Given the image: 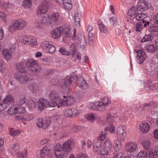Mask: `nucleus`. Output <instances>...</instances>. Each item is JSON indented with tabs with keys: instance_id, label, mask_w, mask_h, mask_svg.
I'll list each match as a JSON object with an SVG mask.
<instances>
[{
	"instance_id": "obj_55",
	"label": "nucleus",
	"mask_w": 158,
	"mask_h": 158,
	"mask_svg": "<svg viewBox=\"0 0 158 158\" xmlns=\"http://www.w3.org/2000/svg\"><path fill=\"white\" fill-rule=\"evenodd\" d=\"M86 118L88 121L91 122H93L95 119L94 114L92 113H90L88 114Z\"/></svg>"
},
{
	"instance_id": "obj_34",
	"label": "nucleus",
	"mask_w": 158,
	"mask_h": 158,
	"mask_svg": "<svg viewBox=\"0 0 158 158\" xmlns=\"http://www.w3.org/2000/svg\"><path fill=\"white\" fill-rule=\"evenodd\" d=\"M150 141L147 139H143L142 142V144L143 148L146 150H148L150 148L151 144Z\"/></svg>"
},
{
	"instance_id": "obj_7",
	"label": "nucleus",
	"mask_w": 158,
	"mask_h": 158,
	"mask_svg": "<svg viewBox=\"0 0 158 158\" xmlns=\"http://www.w3.org/2000/svg\"><path fill=\"white\" fill-rule=\"evenodd\" d=\"M79 87L81 90H85L88 88L89 84L82 77H77V82Z\"/></svg>"
},
{
	"instance_id": "obj_10",
	"label": "nucleus",
	"mask_w": 158,
	"mask_h": 158,
	"mask_svg": "<svg viewBox=\"0 0 158 158\" xmlns=\"http://www.w3.org/2000/svg\"><path fill=\"white\" fill-rule=\"evenodd\" d=\"M63 31V27H59L53 30L51 32V35L54 39H57L60 37Z\"/></svg>"
},
{
	"instance_id": "obj_15",
	"label": "nucleus",
	"mask_w": 158,
	"mask_h": 158,
	"mask_svg": "<svg viewBox=\"0 0 158 158\" xmlns=\"http://www.w3.org/2000/svg\"><path fill=\"white\" fill-rule=\"evenodd\" d=\"M55 153L57 158H63L64 151L59 144H57L55 148Z\"/></svg>"
},
{
	"instance_id": "obj_12",
	"label": "nucleus",
	"mask_w": 158,
	"mask_h": 158,
	"mask_svg": "<svg viewBox=\"0 0 158 158\" xmlns=\"http://www.w3.org/2000/svg\"><path fill=\"white\" fill-rule=\"evenodd\" d=\"M100 107L99 110H103L105 109L106 107L110 104V100L107 97H105L101 102H99Z\"/></svg>"
},
{
	"instance_id": "obj_35",
	"label": "nucleus",
	"mask_w": 158,
	"mask_h": 158,
	"mask_svg": "<svg viewBox=\"0 0 158 158\" xmlns=\"http://www.w3.org/2000/svg\"><path fill=\"white\" fill-rule=\"evenodd\" d=\"M37 63V61L31 58L28 59L25 63V65L27 67L30 69L31 67L33 66Z\"/></svg>"
},
{
	"instance_id": "obj_33",
	"label": "nucleus",
	"mask_w": 158,
	"mask_h": 158,
	"mask_svg": "<svg viewBox=\"0 0 158 158\" xmlns=\"http://www.w3.org/2000/svg\"><path fill=\"white\" fill-rule=\"evenodd\" d=\"M26 106L28 107L30 110H33L36 106V103L32 99L28 100L26 103Z\"/></svg>"
},
{
	"instance_id": "obj_61",
	"label": "nucleus",
	"mask_w": 158,
	"mask_h": 158,
	"mask_svg": "<svg viewBox=\"0 0 158 158\" xmlns=\"http://www.w3.org/2000/svg\"><path fill=\"white\" fill-rule=\"evenodd\" d=\"M10 134L13 136H15L18 135L20 133V131L18 130H15L12 129L10 131Z\"/></svg>"
},
{
	"instance_id": "obj_29",
	"label": "nucleus",
	"mask_w": 158,
	"mask_h": 158,
	"mask_svg": "<svg viewBox=\"0 0 158 158\" xmlns=\"http://www.w3.org/2000/svg\"><path fill=\"white\" fill-rule=\"evenodd\" d=\"M114 147V150L116 151H118L121 150L122 148L121 141L120 139H118V138L115 141Z\"/></svg>"
},
{
	"instance_id": "obj_56",
	"label": "nucleus",
	"mask_w": 158,
	"mask_h": 158,
	"mask_svg": "<svg viewBox=\"0 0 158 158\" xmlns=\"http://www.w3.org/2000/svg\"><path fill=\"white\" fill-rule=\"evenodd\" d=\"M36 155L37 157L39 158L44 157V152L42 150H38L36 152Z\"/></svg>"
},
{
	"instance_id": "obj_48",
	"label": "nucleus",
	"mask_w": 158,
	"mask_h": 158,
	"mask_svg": "<svg viewBox=\"0 0 158 158\" xmlns=\"http://www.w3.org/2000/svg\"><path fill=\"white\" fill-rule=\"evenodd\" d=\"M16 66V69L18 71L17 72H25V67L23 64H18Z\"/></svg>"
},
{
	"instance_id": "obj_22",
	"label": "nucleus",
	"mask_w": 158,
	"mask_h": 158,
	"mask_svg": "<svg viewBox=\"0 0 158 158\" xmlns=\"http://www.w3.org/2000/svg\"><path fill=\"white\" fill-rule=\"evenodd\" d=\"M25 45L30 44L33 46H35L37 44L36 39H30L29 38L25 37L24 38V41L23 42Z\"/></svg>"
},
{
	"instance_id": "obj_57",
	"label": "nucleus",
	"mask_w": 158,
	"mask_h": 158,
	"mask_svg": "<svg viewBox=\"0 0 158 158\" xmlns=\"http://www.w3.org/2000/svg\"><path fill=\"white\" fill-rule=\"evenodd\" d=\"M43 24L40 20H37L35 21V26L38 28H40L43 27Z\"/></svg>"
},
{
	"instance_id": "obj_18",
	"label": "nucleus",
	"mask_w": 158,
	"mask_h": 158,
	"mask_svg": "<svg viewBox=\"0 0 158 158\" xmlns=\"http://www.w3.org/2000/svg\"><path fill=\"white\" fill-rule=\"evenodd\" d=\"M137 144L135 143L129 142L125 145V149L127 152H133L137 149Z\"/></svg>"
},
{
	"instance_id": "obj_45",
	"label": "nucleus",
	"mask_w": 158,
	"mask_h": 158,
	"mask_svg": "<svg viewBox=\"0 0 158 158\" xmlns=\"http://www.w3.org/2000/svg\"><path fill=\"white\" fill-rule=\"evenodd\" d=\"M99 29L101 32L104 34L106 33L107 31L106 28V26H105L102 22H101L99 24Z\"/></svg>"
},
{
	"instance_id": "obj_28",
	"label": "nucleus",
	"mask_w": 158,
	"mask_h": 158,
	"mask_svg": "<svg viewBox=\"0 0 158 158\" xmlns=\"http://www.w3.org/2000/svg\"><path fill=\"white\" fill-rule=\"evenodd\" d=\"M49 96L51 100H61V99L59 97L58 92L56 91H51L49 94Z\"/></svg>"
},
{
	"instance_id": "obj_49",
	"label": "nucleus",
	"mask_w": 158,
	"mask_h": 158,
	"mask_svg": "<svg viewBox=\"0 0 158 158\" xmlns=\"http://www.w3.org/2000/svg\"><path fill=\"white\" fill-rule=\"evenodd\" d=\"M148 155L147 152L145 151H141L139 153L137 158H146Z\"/></svg>"
},
{
	"instance_id": "obj_14",
	"label": "nucleus",
	"mask_w": 158,
	"mask_h": 158,
	"mask_svg": "<svg viewBox=\"0 0 158 158\" xmlns=\"http://www.w3.org/2000/svg\"><path fill=\"white\" fill-rule=\"evenodd\" d=\"M144 49L148 52L154 53L158 50V47L155 44L148 43L145 46Z\"/></svg>"
},
{
	"instance_id": "obj_4",
	"label": "nucleus",
	"mask_w": 158,
	"mask_h": 158,
	"mask_svg": "<svg viewBox=\"0 0 158 158\" xmlns=\"http://www.w3.org/2000/svg\"><path fill=\"white\" fill-rule=\"evenodd\" d=\"M15 79L19 83L26 84L30 81L28 76L24 72H17L15 75Z\"/></svg>"
},
{
	"instance_id": "obj_58",
	"label": "nucleus",
	"mask_w": 158,
	"mask_h": 158,
	"mask_svg": "<svg viewBox=\"0 0 158 158\" xmlns=\"http://www.w3.org/2000/svg\"><path fill=\"white\" fill-rule=\"evenodd\" d=\"M106 135L107 133L106 132H102L100 134L99 136L97 137V140L101 141L104 139L106 137Z\"/></svg>"
},
{
	"instance_id": "obj_20",
	"label": "nucleus",
	"mask_w": 158,
	"mask_h": 158,
	"mask_svg": "<svg viewBox=\"0 0 158 158\" xmlns=\"http://www.w3.org/2000/svg\"><path fill=\"white\" fill-rule=\"evenodd\" d=\"M148 6L145 2L143 1H139L137 5V10L140 11H143L147 9Z\"/></svg>"
},
{
	"instance_id": "obj_38",
	"label": "nucleus",
	"mask_w": 158,
	"mask_h": 158,
	"mask_svg": "<svg viewBox=\"0 0 158 158\" xmlns=\"http://www.w3.org/2000/svg\"><path fill=\"white\" fill-rule=\"evenodd\" d=\"M3 6L7 10L10 11H12L14 7L13 5L8 2H4L3 4Z\"/></svg>"
},
{
	"instance_id": "obj_8",
	"label": "nucleus",
	"mask_w": 158,
	"mask_h": 158,
	"mask_svg": "<svg viewBox=\"0 0 158 158\" xmlns=\"http://www.w3.org/2000/svg\"><path fill=\"white\" fill-rule=\"evenodd\" d=\"M63 98L61 100L62 106H69L73 104L75 102V98L73 96L67 97L63 96Z\"/></svg>"
},
{
	"instance_id": "obj_21",
	"label": "nucleus",
	"mask_w": 158,
	"mask_h": 158,
	"mask_svg": "<svg viewBox=\"0 0 158 158\" xmlns=\"http://www.w3.org/2000/svg\"><path fill=\"white\" fill-rule=\"evenodd\" d=\"M38 108L42 110L46 107H48V100L44 99H40L38 102Z\"/></svg>"
},
{
	"instance_id": "obj_16",
	"label": "nucleus",
	"mask_w": 158,
	"mask_h": 158,
	"mask_svg": "<svg viewBox=\"0 0 158 158\" xmlns=\"http://www.w3.org/2000/svg\"><path fill=\"white\" fill-rule=\"evenodd\" d=\"M137 61L139 64L142 63L147 58L146 54L142 50H138L137 52Z\"/></svg>"
},
{
	"instance_id": "obj_9",
	"label": "nucleus",
	"mask_w": 158,
	"mask_h": 158,
	"mask_svg": "<svg viewBox=\"0 0 158 158\" xmlns=\"http://www.w3.org/2000/svg\"><path fill=\"white\" fill-rule=\"evenodd\" d=\"M64 115L68 117H75L78 114L77 110L75 108H67L63 111Z\"/></svg>"
},
{
	"instance_id": "obj_25",
	"label": "nucleus",
	"mask_w": 158,
	"mask_h": 158,
	"mask_svg": "<svg viewBox=\"0 0 158 158\" xmlns=\"http://www.w3.org/2000/svg\"><path fill=\"white\" fill-rule=\"evenodd\" d=\"M140 130L143 133H146L148 131L150 126L147 123H143L140 124Z\"/></svg>"
},
{
	"instance_id": "obj_63",
	"label": "nucleus",
	"mask_w": 158,
	"mask_h": 158,
	"mask_svg": "<svg viewBox=\"0 0 158 158\" xmlns=\"http://www.w3.org/2000/svg\"><path fill=\"white\" fill-rule=\"evenodd\" d=\"M43 121L42 119H39L36 122L37 125L39 127H42Z\"/></svg>"
},
{
	"instance_id": "obj_47",
	"label": "nucleus",
	"mask_w": 158,
	"mask_h": 158,
	"mask_svg": "<svg viewBox=\"0 0 158 158\" xmlns=\"http://www.w3.org/2000/svg\"><path fill=\"white\" fill-rule=\"evenodd\" d=\"M142 22L143 23L144 27H148L150 25L151 26L154 23L153 18L149 21L145 19L143 20Z\"/></svg>"
},
{
	"instance_id": "obj_60",
	"label": "nucleus",
	"mask_w": 158,
	"mask_h": 158,
	"mask_svg": "<svg viewBox=\"0 0 158 158\" xmlns=\"http://www.w3.org/2000/svg\"><path fill=\"white\" fill-rule=\"evenodd\" d=\"M136 31H140L143 29V25L141 23L139 22L136 24Z\"/></svg>"
},
{
	"instance_id": "obj_39",
	"label": "nucleus",
	"mask_w": 158,
	"mask_h": 158,
	"mask_svg": "<svg viewBox=\"0 0 158 158\" xmlns=\"http://www.w3.org/2000/svg\"><path fill=\"white\" fill-rule=\"evenodd\" d=\"M137 8L132 7L128 11V14L130 16L133 17L136 16L137 13Z\"/></svg>"
},
{
	"instance_id": "obj_5",
	"label": "nucleus",
	"mask_w": 158,
	"mask_h": 158,
	"mask_svg": "<svg viewBox=\"0 0 158 158\" xmlns=\"http://www.w3.org/2000/svg\"><path fill=\"white\" fill-rule=\"evenodd\" d=\"M27 24V23L25 21L20 19L16 21L12 25L11 27L14 30H20L25 27Z\"/></svg>"
},
{
	"instance_id": "obj_42",
	"label": "nucleus",
	"mask_w": 158,
	"mask_h": 158,
	"mask_svg": "<svg viewBox=\"0 0 158 158\" xmlns=\"http://www.w3.org/2000/svg\"><path fill=\"white\" fill-rule=\"evenodd\" d=\"M28 88L30 91L33 92H35L38 90L37 85L34 83L30 84L28 86Z\"/></svg>"
},
{
	"instance_id": "obj_46",
	"label": "nucleus",
	"mask_w": 158,
	"mask_h": 158,
	"mask_svg": "<svg viewBox=\"0 0 158 158\" xmlns=\"http://www.w3.org/2000/svg\"><path fill=\"white\" fill-rule=\"evenodd\" d=\"M31 0H23L22 5L25 8H27L30 7L31 5Z\"/></svg>"
},
{
	"instance_id": "obj_17",
	"label": "nucleus",
	"mask_w": 158,
	"mask_h": 158,
	"mask_svg": "<svg viewBox=\"0 0 158 158\" xmlns=\"http://www.w3.org/2000/svg\"><path fill=\"white\" fill-rule=\"evenodd\" d=\"M74 145V142L71 140H69L63 145L62 149L64 151L67 152H70Z\"/></svg>"
},
{
	"instance_id": "obj_53",
	"label": "nucleus",
	"mask_w": 158,
	"mask_h": 158,
	"mask_svg": "<svg viewBox=\"0 0 158 158\" xmlns=\"http://www.w3.org/2000/svg\"><path fill=\"white\" fill-rule=\"evenodd\" d=\"M157 88L156 85L153 84H149L146 86L145 88L147 90H155Z\"/></svg>"
},
{
	"instance_id": "obj_41",
	"label": "nucleus",
	"mask_w": 158,
	"mask_h": 158,
	"mask_svg": "<svg viewBox=\"0 0 158 158\" xmlns=\"http://www.w3.org/2000/svg\"><path fill=\"white\" fill-rule=\"evenodd\" d=\"M154 106V104L152 103L149 104L145 103L143 105V110L149 112L151 109L153 108Z\"/></svg>"
},
{
	"instance_id": "obj_37",
	"label": "nucleus",
	"mask_w": 158,
	"mask_h": 158,
	"mask_svg": "<svg viewBox=\"0 0 158 158\" xmlns=\"http://www.w3.org/2000/svg\"><path fill=\"white\" fill-rule=\"evenodd\" d=\"M42 22L43 23L47 24V25L52 24L50 19V16L48 15H45L42 19Z\"/></svg>"
},
{
	"instance_id": "obj_27",
	"label": "nucleus",
	"mask_w": 158,
	"mask_h": 158,
	"mask_svg": "<svg viewBox=\"0 0 158 158\" xmlns=\"http://www.w3.org/2000/svg\"><path fill=\"white\" fill-rule=\"evenodd\" d=\"M102 141L97 140L94 142L93 144L94 149L96 152L101 151L102 146Z\"/></svg>"
},
{
	"instance_id": "obj_30",
	"label": "nucleus",
	"mask_w": 158,
	"mask_h": 158,
	"mask_svg": "<svg viewBox=\"0 0 158 158\" xmlns=\"http://www.w3.org/2000/svg\"><path fill=\"white\" fill-rule=\"evenodd\" d=\"M117 132L118 134V138L120 137L122 138V136L124 137L126 136V133L122 126H119L117 128Z\"/></svg>"
},
{
	"instance_id": "obj_54",
	"label": "nucleus",
	"mask_w": 158,
	"mask_h": 158,
	"mask_svg": "<svg viewBox=\"0 0 158 158\" xmlns=\"http://www.w3.org/2000/svg\"><path fill=\"white\" fill-rule=\"evenodd\" d=\"M105 131H109L110 133H113L115 131L114 127L113 125L111 124L110 126L106 127L105 128Z\"/></svg>"
},
{
	"instance_id": "obj_23",
	"label": "nucleus",
	"mask_w": 158,
	"mask_h": 158,
	"mask_svg": "<svg viewBox=\"0 0 158 158\" xmlns=\"http://www.w3.org/2000/svg\"><path fill=\"white\" fill-rule=\"evenodd\" d=\"M63 36L66 38H69L71 35V32L70 27L69 25L65 26L63 27Z\"/></svg>"
},
{
	"instance_id": "obj_11",
	"label": "nucleus",
	"mask_w": 158,
	"mask_h": 158,
	"mask_svg": "<svg viewBox=\"0 0 158 158\" xmlns=\"http://www.w3.org/2000/svg\"><path fill=\"white\" fill-rule=\"evenodd\" d=\"M77 79V77L76 75L67 77L65 80L64 85L67 87L70 86L73 83H76Z\"/></svg>"
},
{
	"instance_id": "obj_13",
	"label": "nucleus",
	"mask_w": 158,
	"mask_h": 158,
	"mask_svg": "<svg viewBox=\"0 0 158 158\" xmlns=\"http://www.w3.org/2000/svg\"><path fill=\"white\" fill-rule=\"evenodd\" d=\"M42 45L43 48L50 54L53 53L55 51V47L50 44L47 42H44L42 43Z\"/></svg>"
},
{
	"instance_id": "obj_40",
	"label": "nucleus",
	"mask_w": 158,
	"mask_h": 158,
	"mask_svg": "<svg viewBox=\"0 0 158 158\" xmlns=\"http://www.w3.org/2000/svg\"><path fill=\"white\" fill-rule=\"evenodd\" d=\"M89 106L90 109L99 110V108L100 106L99 102H96L95 103H91Z\"/></svg>"
},
{
	"instance_id": "obj_1",
	"label": "nucleus",
	"mask_w": 158,
	"mask_h": 158,
	"mask_svg": "<svg viewBox=\"0 0 158 158\" xmlns=\"http://www.w3.org/2000/svg\"><path fill=\"white\" fill-rule=\"evenodd\" d=\"M26 111L25 108L23 106L19 105L17 107L12 106L8 110V113L10 115L15 114V118L17 120L22 119V116L20 114L25 113Z\"/></svg>"
},
{
	"instance_id": "obj_43",
	"label": "nucleus",
	"mask_w": 158,
	"mask_h": 158,
	"mask_svg": "<svg viewBox=\"0 0 158 158\" xmlns=\"http://www.w3.org/2000/svg\"><path fill=\"white\" fill-rule=\"evenodd\" d=\"M146 15L144 13H138L137 15L135 16L133 19H136L137 20H142V21L145 19Z\"/></svg>"
},
{
	"instance_id": "obj_50",
	"label": "nucleus",
	"mask_w": 158,
	"mask_h": 158,
	"mask_svg": "<svg viewBox=\"0 0 158 158\" xmlns=\"http://www.w3.org/2000/svg\"><path fill=\"white\" fill-rule=\"evenodd\" d=\"M153 39V36L151 34L145 35L141 40V42H144L148 41H151Z\"/></svg>"
},
{
	"instance_id": "obj_51",
	"label": "nucleus",
	"mask_w": 158,
	"mask_h": 158,
	"mask_svg": "<svg viewBox=\"0 0 158 158\" xmlns=\"http://www.w3.org/2000/svg\"><path fill=\"white\" fill-rule=\"evenodd\" d=\"M63 4V8L64 9H66L68 10L71 9L72 7V4L70 2V1L68 2H64Z\"/></svg>"
},
{
	"instance_id": "obj_32",
	"label": "nucleus",
	"mask_w": 158,
	"mask_h": 158,
	"mask_svg": "<svg viewBox=\"0 0 158 158\" xmlns=\"http://www.w3.org/2000/svg\"><path fill=\"white\" fill-rule=\"evenodd\" d=\"M81 15L78 13H76L74 15L75 23L77 27H79L80 26Z\"/></svg>"
},
{
	"instance_id": "obj_3",
	"label": "nucleus",
	"mask_w": 158,
	"mask_h": 158,
	"mask_svg": "<svg viewBox=\"0 0 158 158\" xmlns=\"http://www.w3.org/2000/svg\"><path fill=\"white\" fill-rule=\"evenodd\" d=\"M112 149V144L109 140H106L104 143V148L100 151L101 158H107V155L110 154Z\"/></svg>"
},
{
	"instance_id": "obj_59",
	"label": "nucleus",
	"mask_w": 158,
	"mask_h": 158,
	"mask_svg": "<svg viewBox=\"0 0 158 158\" xmlns=\"http://www.w3.org/2000/svg\"><path fill=\"white\" fill-rule=\"evenodd\" d=\"M26 101V99L24 97H20L17 101V103L18 104L23 105Z\"/></svg>"
},
{
	"instance_id": "obj_36",
	"label": "nucleus",
	"mask_w": 158,
	"mask_h": 158,
	"mask_svg": "<svg viewBox=\"0 0 158 158\" xmlns=\"http://www.w3.org/2000/svg\"><path fill=\"white\" fill-rule=\"evenodd\" d=\"M31 73H37L41 69L40 66L37 63L30 69Z\"/></svg>"
},
{
	"instance_id": "obj_62",
	"label": "nucleus",
	"mask_w": 158,
	"mask_h": 158,
	"mask_svg": "<svg viewBox=\"0 0 158 158\" xmlns=\"http://www.w3.org/2000/svg\"><path fill=\"white\" fill-rule=\"evenodd\" d=\"M110 21L111 24L114 25L116 24L117 19L115 17H113L110 19Z\"/></svg>"
},
{
	"instance_id": "obj_26",
	"label": "nucleus",
	"mask_w": 158,
	"mask_h": 158,
	"mask_svg": "<svg viewBox=\"0 0 158 158\" xmlns=\"http://www.w3.org/2000/svg\"><path fill=\"white\" fill-rule=\"evenodd\" d=\"M50 17L52 24H54L56 22L58 21L60 19V16L58 13L56 12L52 14Z\"/></svg>"
},
{
	"instance_id": "obj_6",
	"label": "nucleus",
	"mask_w": 158,
	"mask_h": 158,
	"mask_svg": "<svg viewBox=\"0 0 158 158\" xmlns=\"http://www.w3.org/2000/svg\"><path fill=\"white\" fill-rule=\"evenodd\" d=\"M48 2L46 0L44 1L39 6L37 12V14L38 15H41L45 13L48 10Z\"/></svg>"
},
{
	"instance_id": "obj_24",
	"label": "nucleus",
	"mask_w": 158,
	"mask_h": 158,
	"mask_svg": "<svg viewBox=\"0 0 158 158\" xmlns=\"http://www.w3.org/2000/svg\"><path fill=\"white\" fill-rule=\"evenodd\" d=\"M59 104L62 106L61 100H51V101L48 102V107H54L56 106L58 108L60 107Z\"/></svg>"
},
{
	"instance_id": "obj_44",
	"label": "nucleus",
	"mask_w": 158,
	"mask_h": 158,
	"mask_svg": "<svg viewBox=\"0 0 158 158\" xmlns=\"http://www.w3.org/2000/svg\"><path fill=\"white\" fill-rule=\"evenodd\" d=\"M157 23H153L150 27L149 30L151 33L157 32H158V25L156 24Z\"/></svg>"
},
{
	"instance_id": "obj_64",
	"label": "nucleus",
	"mask_w": 158,
	"mask_h": 158,
	"mask_svg": "<svg viewBox=\"0 0 158 158\" xmlns=\"http://www.w3.org/2000/svg\"><path fill=\"white\" fill-rule=\"evenodd\" d=\"M43 151L44 152V156L49 155L50 152V150L48 149L46 147H44L43 148Z\"/></svg>"
},
{
	"instance_id": "obj_52",
	"label": "nucleus",
	"mask_w": 158,
	"mask_h": 158,
	"mask_svg": "<svg viewBox=\"0 0 158 158\" xmlns=\"http://www.w3.org/2000/svg\"><path fill=\"white\" fill-rule=\"evenodd\" d=\"M59 52L63 55H71V52L67 51L65 49L63 48H60L59 50Z\"/></svg>"
},
{
	"instance_id": "obj_2",
	"label": "nucleus",
	"mask_w": 158,
	"mask_h": 158,
	"mask_svg": "<svg viewBox=\"0 0 158 158\" xmlns=\"http://www.w3.org/2000/svg\"><path fill=\"white\" fill-rule=\"evenodd\" d=\"M19 148L18 144L14 143L11 146L10 151L13 155L17 154L18 158H27L26 151L24 150L23 152L19 151Z\"/></svg>"
},
{
	"instance_id": "obj_31",
	"label": "nucleus",
	"mask_w": 158,
	"mask_h": 158,
	"mask_svg": "<svg viewBox=\"0 0 158 158\" xmlns=\"http://www.w3.org/2000/svg\"><path fill=\"white\" fill-rule=\"evenodd\" d=\"M2 54L3 57L7 60H10L12 54L10 50H4Z\"/></svg>"
},
{
	"instance_id": "obj_19",
	"label": "nucleus",
	"mask_w": 158,
	"mask_h": 158,
	"mask_svg": "<svg viewBox=\"0 0 158 158\" xmlns=\"http://www.w3.org/2000/svg\"><path fill=\"white\" fill-rule=\"evenodd\" d=\"M14 102V99L12 96L9 95L7 96L3 100V103H2L6 107V109L8 106L9 105L13 103Z\"/></svg>"
}]
</instances>
